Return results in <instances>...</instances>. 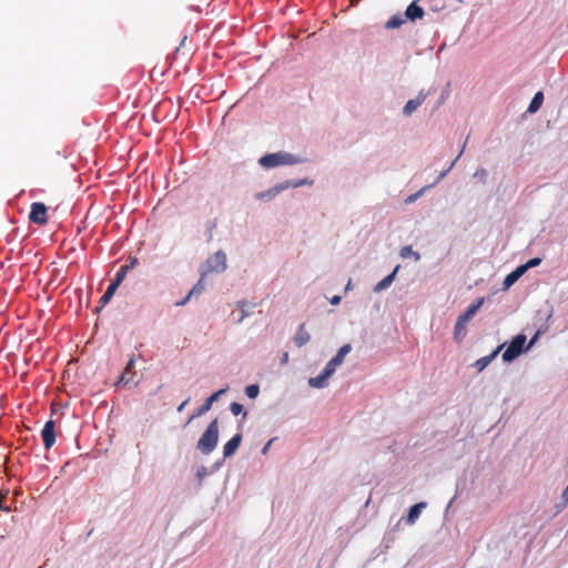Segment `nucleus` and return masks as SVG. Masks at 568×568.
<instances>
[{
  "instance_id": "1",
  "label": "nucleus",
  "mask_w": 568,
  "mask_h": 568,
  "mask_svg": "<svg viewBox=\"0 0 568 568\" xmlns=\"http://www.w3.org/2000/svg\"><path fill=\"white\" fill-rule=\"evenodd\" d=\"M304 162H306L305 158L285 151L266 153L258 159V164L266 170L281 165H297Z\"/></svg>"
},
{
  "instance_id": "2",
  "label": "nucleus",
  "mask_w": 568,
  "mask_h": 568,
  "mask_svg": "<svg viewBox=\"0 0 568 568\" xmlns=\"http://www.w3.org/2000/svg\"><path fill=\"white\" fill-rule=\"evenodd\" d=\"M219 419L217 417L210 422L205 430L196 443V449L203 455L212 454L219 443Z\"/></svg>"
},
{
  "instance_id": "3",
  "label": "nucleus",
  "mask_w": 568,
  "mask_h": 568,
  "mask_svg": "<svg viewBox=\"0 0 568 568\" xmlns=\"http://www.w3.org/2000/svg\"><path fill=\"white\" fill-rule=\"evenodd\" d=\"M139 264V260L135 256L130 257L129 263L122 265L118 272L115 273L114 278L111 280L110 284L108 285L104 294L101 296V303L102 306H105L110 303L111 298L113 297L114 293L121 285V283L124 281L128 272L132 268H134Z\"/></svg>"
},
{
  "instance_id": "4",
  "label": "nucleus",
  "mask_w": 568,
  "mask_h": 568,
  "mask_svg": "<svg viewBox=\"0 0 568 568\" xmlns=\"http://www.w3.org/2000/svg\"><path fill=\"white\" fill-rule=\"evenodd\" d=\"M527 337L524 333H519L511 338L509 343H506L505 351L501 354L504 363H511L518 358L521 354L526 353Z\"/></svg>"
},
{
  "instance_id": "5",
  "label": "nucleus",
  "mask_w": 568,
  "mask_h": 568,
  "mask_svg": "<svg viewBox=\"0 0 568 568\" xmlns=\"http://www.w3.org/2000/svg\"><path fill=\"white\" fill-rule=\"evenodd\" d=\"M227 390H229V386H225L224 388H221V389L214 392L207 398H205L203 404L189 417V419L186 420L184 427L187 426L193 419H195V418L206 414L212 408V405L216 400H219V398L222 395H224Z\"/></svg>"
},
{
  "instance_id": "6",
  "label": "nucleus",
  "mask_w": 568,
  "mask_h": 568,
  "mask_svg": "<svg viewBox=\"0 0 568 568\" xmlns=\"http://www.w3.org/2000/svg\"><path fill=\"white\" fill-rule=\"evenodd\" d=\"M206 266L209 272L223 273L226 267V254L224 251L219 250L212 256L206 260Z\"/></svg>"
},
{
  "instance_id": "7",
  "label": "nucleus",
  "mask_w": 568,
  "mask_h": 568,
  "mask_svg": "<svg viewBox=\"0 0 568 568\" xmlns=\"http://www.w3.org/2000/svg\"><path fill=\"white\" fill-rule=\"evenodd\" d=\"M47 206L42 202H33L30 207L29 220L30 222L44 225L48 222L47 219Z\"/></svg>"
},
{
  "instance_id": "8",
  "label": "nucleus",
  "mask_w": 568,
  "mask_h": 568,
  "mask_svg": "<svg viewBox=\"0 0 568 568\" xmlns=\"http://www.w3.org/2000/svg\"><path fill=\"white\" fill-rule=\"evenodd\" d=\"M434 91L433 88H430L427 92L424 90H420L416 98L410 99L406 102V104L403 108V115L404 116H410L426 100V98Z\"/></svg>"
},
{
  "instance_id": "9",
  "label": "nucleus",
  "mask_w": 568,
  "mask_h": 568,
  "mask_svg": "<svg viewBox=\"0 0 568 568\" xmlns=\"http://www.w3.org/2000/svg\"><path fill=\"white\" fill-rule=\"evenodd\" d=\"M475 315L467 308L457 317L454 326V336L456 341H460L466 335V328L469 321Z\"/></svg>"
},
{
  "instance_id": "10",
  "label": "nucleus",
  "mask_w": 568,
  "mask_h": 568,
  "mask_svg": "<svg viewBox=\"0 0 568 568\" xmlns=\"http://www.w3.org/2000/svg\"><path fill=\"white\" fill-rule=\"evenodd\" d=\"M41 438L43 442V446L45 449H50L57 439V433H55V422L53 419H49L43 425V428L41 430Z\"/></svg>"
},
{
  "instance_id": "11",
  "label": "nucleus",
  "mask_w": 568,
  "mask_h": 568,
  "mask_svg": "<svg viewBox=\"0 0 568 568\" xmlns=\"http://www.w3.org/2000/svg\"><path fill=\"white\" fill-rule=\"evenodd\" d=\"M418 1L419 0H413L405 9L404 17L406 21L415 23L426 14L424 8L418 4Z\"/></svg>"
},
{
  "instance_id": "12",
  "label": "nucleus",
  "mask_w": 568,
  "mask_h": 568,
  "mask_svg": "<svg viewBox=\"0 0 568 568\" xmlns=\"http://www.w3.org/2000/svg\"><path fill=\"white\" fill-rule=\"evenodd\" d=\"M282 192H284V187L282 182H280L267 190L256 192L254 194V199L260 202L267 203L274 200Z\"/></svg>"
},
{
  "instance_id": "13",
  "label": "nucleus",
  "mask_w": 568,
  "mask_h": 568,
  "mask_svg": "<svg viewBox=\"0 0 568 568\" xmlns=\"http://www.w3.org/2000/svg\"><path fill=\"white\" fill-rule=\"evenodd\" d=\"M243 436L241 432L233 435L223 446V459L231 458L235 455L242 443Z\"/></svg>"
},
{
  "instance_id": "14",
  "label": "nucleus",
  "mask_w": 568,
  "mask_h": 568,
  "mask_svg": "<svg viewBox=\"0 0 568 568\" xmlns=\"http://www.w3.org/2000/svg\"><path fill=\"white\" fill-rule=\"evenodd\" d=\"M505 346L506 342L498 345L489 355L477 359L474 363V367L477 369V372H483L497 357V355L504 349Z\"/></svg>"
},
{
  "instance_id": "15",
  "label": "nucleus",
  "mask_w": 568,
  "mask_h": 568,
  "mask_svg": "<svg viewBox=\"0 0 568 568\" xmlns=\"http://www.w3.org/2000/svg\"><path fill=\"white\" fill-rule=\"evenodd\" d=\"M525 270L521 265H518L514 271L506 275L503 282V291L509 290L523 275Z\"/></svg>"
},
{
  "instance_id": "16",
  "label": "nucleus",
  "mask_w": 568,
  "mask_h": 568,
  "mask_svg": "<svg viewBox=\"0 0 568 568\" xmlns=\"http://www.w3.org/2000/svg\"><path fill=\"white\" fill-rule=\"evenodd\" d=\"M257 306V303L241 300L236 303L237 310L241 311V316L236 320V324H241L244 318L252 315V310Z\"/></svg>"
},
{
  "instance_id": "17",
  "label": "nucleus",
  "mask_w": 568,
  "mask_h": 568,
  "mask_svg": "<svg viewBox=\"0 0 568 568\" xmlns=\"http://www.w3.org/2000/svg\"><path fill=\"white\" fill-rule=\"evenodd\" d=\"M426 507H427L426 501H419V503H416L413 506H410L408 509L407 516L405 518L406 523L408 525L415 524L416 520L418 519V517L420 516L422 510Z\"/></svg>"
},
{
  "instance_id": "18",
  "label": "nucleus",
  "mask_w": 568,
  "mask_h": 568,
  "mask_svg": "<svg viewBox=\"0 0 568 568\" xmlns=\"http://www.w3.org/2000/svg\"><path fill=\"white\" fill-rule=\"evenodd\" d=\"M332 377L324 369L315 377L308 378V386L317 389L325 388L328 385V379Z\"/></svg>"
},
{
  "instance_id": "19",
  "label": "nucleus",
  "mask_w": 568,
  "mask_h": 568,
  "mask_svg": "<svg viewBox=\"0 0 568 568\" xmlns=\"http://www.w3.org/2000/svg\"><path fill=\"white\" fill-rule=\"evenodd\" d=\"M399 267H400V265H396L395 268L388 275H386L382 281H379L374 286V292L379 293V292L387 290L394 282Z\"/></svg>"
},
{
  "instance_id": "20",
  "label": "nucleus",
  "mask_w": 568,
  "mask_h": 568,
  "mask_svg": "<svg viewBox=\"0 0 568 568\" xmlns=\"http://www.w3.org/2000/svg\"><path fill=\"white\" fill-rule=\"evenodd\" d=\"M311 339L310 333L305 329V324L302 323L294 336V343L297 347H302L307 344Z\"/></svg>"
},
{
  "instance_id": "21",
  "label": "nucleus",
  "mask_w": 568,
  "mask_h": 568,
  "mask_svg": "<svg viewBox=\"0 0 568 568\" xmlns=\"http://www.w3.org/2000/svg\"><path fill=\"white\" fill-rule=\"evenodd\" d=\"M282 184H283V187H284V191L288 190V189H297V187H301V186H305V185H313L314 184V181L312 179H308V178H304V179H298V180H285V181H282Z\"/></svg>"
},
{
  "instance_id": "22",
  "label": "nucleus",
  "mask_w": 568,
  "mask_h": 568,
  "mask_svg": "<svg viewBox=\"0 0 568 568\" xmlns=\"http://www.w3.org/2000/svg\"><path fill=\"white\" fill-rule=\"evenodd\" d=\"M544 92L542 91H537L532 99L530 100V103L527 108V113L529 114H534L536 113L542 105V102H544Z\"/></svg>"
},
{
  "instance_id": "23",
  "label": "nucleus",
  "mask_w": 568,
  "mask_h": 568,
  "mask_svg": "<svg viewBox=\"0 0 568 568\" xmlns=\"http://www.w3.org/2000/svg\"><path fill=\"white\" fill-rule=\"evenodd\" d=\"M406 22V19L404 17V13H396L393 14L385 23L384 28L387 30L390 29H398Z\"/></svg>"
},
{
  "instance_id": "24",
  "label": "nucleus",
  "mask_w": 568,
  "mask_h": 568,
  "mask_svg": "<svg viewBox=\"0 0 568 568\" xmlns=\"http://www.w3.org/2000/svg\"><path fill=\"white\" fill-rule=\"evenodd\" d=\"M209 475H212V473L210 471V469L205 466H200L196 470V474H195V478H196V486H195V491L197 493L201 488H202V485H203V480L205 477H207Z\"/></svg>"
},
{
  "instance_id": "25",
  "label": "nucleus",
  "mask_w": 568,
  "mask_h": 568,
  "mask_svg": "<svg viewBox=\"0 0 568 568\" xmlns=\"http://www.w3.org/2000/svg\"><path fill=\"white\" fill-rule=\"evenodd\" d=\"M352 351L351 344H344L338 348L337 353L332 357L334 364L336 363L338 366L344 362L345 356Z\"/></svg>"
},
{
  "instance_id": "26",
  "label": "nucleus",
  "mask_w": 568,
  "mask_h": 568,
  "mask_svg": "<svg viewBox=\"0 0 568 568\" xmlns=\"http://www.w3.org/2000/svg\"><path fill=\"white\" fill-rule=\"evenodd\" d=\"M399 256L403 258L413 257L415 262L420 260V254L414 251L410 245L403 246L399 251Z\"/></svg>"
},
{
  "instance_id": "27",
  "label": "nucleus",
  "mask_w": 568,
  "mask_h": 568,
  "mask_svg": "<svg viewBox=\"0 0 568 568\" xmlns=\"http://www.w3.org/2000/svg\"><path fill=\"white\" fill-rule=\"evenodd\" d=\"M204 274H202L201 278L193 285V287L190 290V295L192 297H197L200 296L204 290H205V283H204Z\"/></svg>"
},
{
  "instance_id": "28",
  "label": "nucleus",
  "mask_w": 568,
  "mask_h": 568,
  "mask_svg": "<svg viewBox=\"0 0 568 568\" xmlns=\"http://www.w3.org/2000/svg\"><path fill=\"white\" fill-rule=\"evenodd\" d=\"M433 186H435V183L429 184V185H426V186H424V187L419 189L417 192H415V193H413V194L408 195V196L405 199L404 203H405V204H412V203L416 202V201H417V200H418V199H419V197L425 193V191H426V190H428V189H430V187H433Z\"/></svg>"
},
{
  "instance_id": "29",
  "label": "nucleus",
  "mask_w": 568,
  "mask_h": 568,
  "mask_svg": "<svg viewBox=\"0 0 568 568\" xmlns=\"http://www.w3.org/2000/svg\"><path fill=\"white\" fill-rule=\"evenodd\" d=\"M230 410L234 416L243 415V418L247 416V412L244 410L243 405L237 402L231 403Z\"/></svg>"
},
{
  "instance_id": "30",
  "label": "nucleus",
  "mask_w": 568,
  "mask_h": 568,
  "mask_svg": "<svg viewBox=\"0 0 568 568\" xmlns=\"http://www.w3.org/2000/svg\"><path fill=\"white\" fill-rule=\"evenodd\" d=\"M245 392V395L251 398V399H255L258 394H260V386L258 384H251V385H247L244 389Z\"/></svg>"
},
{
  "instance_id": "31",
  "label": "nucleus",
  "mask_w": 568,
  "mask_h": 568,
  "mask_svg": "<svg viewBox=\"0 0 568 568\" xmlns=\"http://www.w3.org/2000/svg\"><path fill=\"white\" fill-rule=\"evenodd\" d=\"M216 225H217V223H216L215 219L210 220V221L206 222V224H205V227H206L205 236H206V241L207 242L212 241V239H213V231L216 229Z\"/></svg>"
},
{
  "instance_id": "32",
  "label": "nucleus",
  "mask_w": 568,
  "mask_h": 568,
  "mask_svg": "<svg viewBox=\"0 0 568 568\" xmlns=\"http://www.w3.org/2000/svg\"><path fill=\"white\" fill-rule=\"evenodd\" d=\"M450 93V83H446V87L443 89L442 94L435 105V110L438 109L442 104L445 103V101L448 99Z\"/></svg>"
},
{
  "instance_id": "33",
  "label": "nucleus",
  "mask_w": 568,
  "mask_h": 568,
  "mask_svg": "<svg viewBox=\"0 0 568 568\" xmlns=\"http://www.w3.org/2000/svg\"><path fill=\"white\" fill-rule=\"evenodd\" d=\"M541 262H542L541 257H532V258L528 260L526 263L520 264V265L524 267L525 273H526L528 270L540 265Z\"/></svg>"
},
{
  "instance_id": "34",
  "label": "nucleus",
  "mask_w": 568,
  "mask_h": 568,
  "mask_svg": "<svg viewBox=\"0 0 568 568\" xmlns=\"http://www.w3.org/2000/svg\"><path fill=\"white\" fill-rule=\"evenodd\" d=\"M485 302V297H478L470 305H468L467 310L470 311L474 315L479 311Z\"/></svg>"
},
{
  "instance_id": "35",
  "label": "nucleus",
  "mask_w": 568,
  "mask_h": 568,
  "mask_svg": "<svg viewBox=\"0 0 568 568\" xmlns=\"http://www.w3.org/2000/svg\"><path fill=\"white\" fill-rule=\"evenodd\" d=\"M488 172L485 168H479L475 173L474 178L478 179L483 184L487 182Z\"/></svg>"
},
{
  "instance_id": "36",
  "label": "nucleus",
  "mask_w": 568,
  "mask_h": 568,
  "mask_svg": "<svg viewBox=\"0 0 568 568\" xmlns=\"http://www.w3.org/2000/svg\"><path fill=\"white\" fill-rule=\"evenodd\" d=\"M8 494H9L8 489L7 490H0V510L6 511V513H10L11 511V507L3 504V501L7 498Z\"/></svg>"
},
{
  "instance_id": "37",
  "label": "nucleus",
  "mask_w": 568,
  "mask_h": 568,
  "mask_svg": "<svg viewBox=\"0 0 568 568\" xmlns=\"http://www.w3.org/2000/svg\"><path fill=\"white\" fill-rule=\"evenodd\" d=\"M467 141H468V136L466 138V140H465V142H464V144H463V146H462V149H460V151L458 153V155L455 158V160L453 162L448 163L447 169H446V170H448V172L455 166L456 162L458 161V159L464 153L466 144H467Z\"/></svg>"
},
{
  "instance_id": "38",
  "label": "nucleus",
  "mask_w": 568,
  "mask_h": 568,
  "mask_svg": "<svg viewBox=\"0 0 568 568\" xmlns=\"http://www.w3.org/2000/svg\"><path fill=\"white\" fill-rule=\"evenodd\" d=\"M467 141H468V136L466 138V140H465V142H464V144H463V146H462V149H460V151L458 153V155L455 158V160L453 162L448 163L447 169H446V170H448V172L455 166L456 162L458 161V159L464 153L466 144H467Z\"/></svg>"
},
{
  "instance_id": "39",
  "label": "nucleus",
  "mask_w": 568,
  "mask_h": 568,
  "mask_svg": "<svg viewBox=\"0 0 568 568\" xmlns=\"http://www.w3.org/2000/svg\"><path fill=\"white\" fill-rule=\"evenodd\" d=\"M467 141H468V136L466 138V140H465V142H464V144H463V146H462V149H460V151L458 153V155L455 158V160L453 162L448 163L447 169H446V170H448V172L455 166L456 162L458 161V159L464 153L466 144H467Z\"/></svg>"
},
{
  "instance_id": "40",
  "label": "nucleus",
  "mask_w": 568,
  "mask_h": 568,
  "mask_svg": "<svg viewBox=\"0 0 568 568\" xmlns=\"http://www.w3.org/2000/svg\"><path fill=\"white\" fill-rule=\"evenodd\" d=\"M542 333L541 329H538L532 336L531 338L529 339V342L526 344V351L528 352L534 345L535 343L538 341L540 334Z\"/></svg>"
},
{
  "instance_id": "41",
  "label": "nucleus",
  "mask_w": 568,
  "mask_h": 568,
  "mask_svg": "<svg viewBox=\"0 0 568 568\" xmlns=\"http://www.w3.org/2000/svg\"><path fill=\"white\" fill-rule=\"evenodd\" d=\"M337 367L338 365L336 363L334 364V361L331 358L325 365L324 371L333 376Z\"/></svg>"
},
{
  "instance_id": "42",
  "label": "nucleus",
  "mask_w": 568,
  "mask_h": 568,
  "mask_svg": "<svg viewBox=\"0 0 568 568\" xmlns=\"http://www.w3.org/2000/svg\"><path fill=\"white\" fill-rule=\"evenodd\" d=\"M561 500H562V503H561V505L558 506V511H560L562 508H565L568 505V484L561 494Z\"/></svg>"
},
{
  "instance_id": "43",
  "label": "nucleus",
  "mask_w": 568,
  "mask_h": 568,
  "mask_svg": "<svg viewBox=\"0 0 568 568\" xmlns=\"http://www.w3.org/2000/svg\"><path fill=\"white\" fill-rule=\"evenodd\" d=\"M130 382H131V379H130V378H126V374L122 373V374L119 376V378H118V381H116V383H115V386H126V385H129V384H130Z\"/></svg>"
},
{
  "instance_id": "44",
  "label": "nucleus",
  "mask_w": 568,
  "mask_h": 568,
  "mask_svg": "<svg viewBox=\"0 0 568 568\" xmlns=\"http://www.w3.org/2000/svg\"><path fill=\"white\" fill-rule=\"evenodd\" d=\"M134 363H135V359H134V357L132 356V357L129 359V362H128V364H126V366H125V368H124L123 373H124V374H130V373L132 372L133 367H134Z\"/></svg>"
},
{
  "instance_id": "45",
  "label": "nucleus",
  "mask_w": 568,
  "mask_h": 568,
  "mask_svg": "<svg viewBox=\"0 0 568 568\" xmlns=\"http://www.w3.org/2000/svg\"><path fill=\"white\" fill-rule=\"evenodd\" d=\"M191 298H193L190 293L186 294V296L178 302L174 303V305L176 307H180V306H184L189 301H191Z\"/></svg>"
},
{
  "instance_id": "46",
  "label": "nucleus",
  "mask_w": 568,
  "mask_h": 568,
  "mask_svg": "<svg viewBox=\"0 0 568 568\" xmlns=\"http://www.w3.org/2000/svg\"><path fill=\"white\" fill-rule=\"evenodd\" d=\"M274 439H275V438H271V439H270V440H268V442L263 446V448H262V450H261V453H262L263 455H266V454H267V452H268V449H270V447H271L272 443L274 442Z\"/></svg>"
},
{
  "instance_id": "47",
  "label": "nucleus",
  "mask_w": 568,
  "mask_h": 568,
  "mask_svg": "<svg viewBox=\"0 0 568 568\" xmlns=\"http://www.w3.org/2000/svg\"><path fill=\"white\" fill-rule=\"evenodd\" d=\"M223 462H224V459H222V460H219V462L214 463V464L212 465V467H211L210 471H211L212 474H214V473H215V471H216V470L222 466Z\"/></svg>"
},
{
  "instance_id": "48",
  "label": "nucleus",
  "mask_w": 568,
  "mask_h": 568,
  "mask_svg": "<svg viewBox=\"0 0 568 568\" xmlns=\"http://www.w3.org/2000/svg\"><path fill=\"white\" fill-rule=\"evenodd\" d=\"M341 296L339 295H334L331 300H329V303L332 305H338L341 303Z\"/></svg>"
},
{
  "instance_id": "49",
  "label": "nucleus",
  "mask_w": 568,
  "mask_h": 568,
  "mask_svg": "<svg viewBox=\"0 0 568 568\" xmlns=\"http://www.w3.org/2000/svg\"><path fill=\"white\" fill-rule=\"evenodd\" d=\"M448 174V170H444L440 172V174L438 175L437 180L434 182L435 184L438 183L439 181H442L446 175Z\"/></svg>"
},
{
  "instance_id": "50",
  "label": "nucleus",
  "mask_w": 568,
  "mask_h": 568,
  "mask_svg": "<svg viewBox=\"0 0 568 568\" xmlns=\"http://www.w3.org/2000/svg\"><path fill=\"white\" fill-rule=\"evenodd\" d=\"M287 363H288V353L285 352V353L282 354L281 364L285 365Z\"/></svg>"
},
{
  "instance_id": "51",
  "label": "nucleus",
  "mask_w": 568,
  "mask_h": 568,
  "mask_svg": "<svg viewBox=\"0 0 568 568\" xmlns=\"http://www.w3.org/2000/svg\"><path fill=\"white\" fill-rule=\"evenodd\" d=\"M190 402V398H186L184 402H182L179 406H178V412H182L184 409V407L189 404Z\"/></svg>"
},
{
  "instance_id": "52",
  "label": "nucleus",
  "mask_w": 568,
  "mask_h": 568,
  "mask_svg": "<svg viewBox=\"0 0 568 568\" xmlns=\"http://www.w3.org/2000/svg\"><path fill=\"white\" fill-rule=\"evenodd\" d=\"M445 8V6H437V4H434V6H430V10L434 11V12H438L440 10H443Z\"/></svg>"
},
{
  "instance_id": "53",
  "label": "nucleus",
  "mask_w": 568,
  "mask_h": 568,
  "mask_svg": "<svg viewBox=\"0 0 568 568\" xmlns=\"http://www.w3.org/2000/svg\"><path fill=\"white\" fill-rule=\"evenodd\" d=\"M185 40H186V36H184V37H183V39H182V41H181L180 45L176 48V50H175V52H174V53H178V52H179L180 48L184 44Z\"/></svg>"
},
{
  "instance_id": "54",
  "label": "nucleus",
  "mask_w": 568,
  "mask_h": 568,
  "mask_svg": "<svg viewBox=\"0 0 568 568\" xmlns=\"http://www.w3.org/2000/svg\"><path fill=\"white\" fill-rule=\"evenodd\" d=\"M104 306H102L101 300L99 301V305L95 307L94 312L99 313Z\"/></svg>"
},
{
  "instance_id": "55",
  "label": "nucleus",
  "mask_w": 568,
  "mask_h": 568,
  "mask_svg": "<svg viewBox=\"0 0 568 568\" xmlns=\"http://www.w3.org/2000/svg\"><path fill=\"white\" fill-rule=\"evenodd\" d=\"M352 288V281L349 280L345 286V291H349Z\"/></svg>"
},
{
  "instance_id": "56",
  "label": "nucleus",
  "mask_w": 568,
  "mask_h": 568,
  "mask_svg": "<svg viewBox=\"0 0 568 568\" xmlns=\"http://www.w3.org/2000/svg\"><path fill=\"white\" fill-rule=\"evenodd\" d=\"M455 498H456V497L454 496V497L449 500V503H448V505H447V507H446V510H448V508L452 506V504L454 503Z\"/></svg>"
},
{
  "instance_id": "57",
  "label": "nucleus",
  "mask_w": 568,
  "mask_h": 568,
  "mask_svg": "<svg viewBox=\"0 0 568 568\" xmlns=\"http://www.w3.org/2000/svg\"><path fill=\"white\" fill-rule=\"evenodd\" d=\"M458 1L460 2L462 0H458Z\"/></svg>"
}]
</instances>
